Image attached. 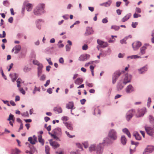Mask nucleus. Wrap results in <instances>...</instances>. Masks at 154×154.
Returning <instances> with one entry per match:
<instances>
[{
  "mask_svg": "<svg viewBox=\"0 0 154 154\" xmlns=\"http://www.w3.org/2000/svg\"><path fill=\"white\" fill-rule=\"evenodd\" d=\"M144 128L146 133L149 136H152L154 128V125H152V127H151L148 126L147 125H145Z\"/></svg>",
  "mask_w": 154,
  "mask_h": 154,
  "instance_id": "1a4fd4ad",
  "label": "nucleus"
},
{
  "mask_svg": "<svg viewBox=\"0 0 154 154\" xmlns=\"http://www.w3.org/2000/svg\"><path fill=\"white\" fill-rule=\"evenodd\" d=\"M90 57V55L87 54H84L81 55L79 58V60L85 61L88 60Z\"/></svg>",
  "mask_w": 154,
  "mask_h": 154,
  "instance_id": "ddd939ff",
  "label": "nucleus"
},
{
  "mask_svg": "<svg viewBox=\"0 0 154 154\" xmlns=\"http://www.w3.org/2000/svg\"><path fill=\"white\" fill-rule=\"evenodd\" d=\"M147 65H146L138 69V70L140 74H142L145 73L147 71Z\"/></svg>",
  "mask_w": 154,
  "mask_h": 154,
  "instance_id": "dca6fc26",
  "label": "nucleus"
},
{
  "mask_svg": "<svg viewBox=\"0 0 154 154\" xmlns=\"http://www.w3.org/2000/svg\"><path fill=\"white\" fill-rule=\"evenodd\" d=\"M53 110L54 111L56 112H57L58 113H60L62 112V110L61 107H55L54 108Z\"/></svg>",
  "mask_w": 154,
  "mask_h": 154,
  "instance_id": "c756f323",
  "label": "nucleus"
},
{
  "mask_svg": "<svg viewBox=\"0 0 154 154\" xmlns=\"http://www.w3.org/2000/svg\"><path fill=\"white\" fill-rule=\"evenodd\" d=\"M13 76L11 74L9 75L10 77L11 78L13 82H14L18 78V75L16 73H14L13 74Z\"/></svg>",
  "mask_w": 154,
  "mask_h": 154,
  "instance_id": "5701e85b",
  "label": "nucleus"
},
{
  "mask_svg": "<svg viewBox=\"0 0 154 154\" xmlns=\"http://www.w3.org/2000/svg\"><path fill=\"white\" fill-rule=\"evenodd\" d=\"M133 136L135 137L137 140H140L141 139V137L139 134L137 132H134L133 134Z\"/></svg>",
  "mask_w": 154,
  "mask_h": 154,
  "instance_id": "2f4dec72",
  "label": "nucleus"
},
{
  "mask_svg": "<svg viewBox=\"0 0 154 154\" xmlns=\"http://www.w3.org/2000/svg\"><path fill=\"white\" fill-rule=\"evenodd\" d=\"M120 141L123 145L125 146L126 145L127 142V140L125 136L122 135L121 136L120 139Z\"/></svg>",
  "mask_w": 154,
  "mask_h": 154,
  "instance_id": "412c9836",
  "label": "nucleus"
},
{
  "mask_svg": "<svg viewBox=\"0 0 154 154\" xmlns=\"http://www.w3.org/2000/svg\"><path fill=\"white\" fill-rule=\"evenodd\" d=\"M128 37H125L124 38L120 40V42L121 44H126L127 43L126 40L128 39Z\"/></svg>",
  "mask_w": 154,
  "mask_h": 154,
  "instance_id": "4c0bfd02",
  "label": "nucleus"
},
{
  "mask_svg": "<svg viewBox=\"0 0 154 154\" xmlns=\"http://www.w3.org/2000/svg\"><path fill=\"white\" fill-rule=\"evenodd\" d=\"M49 149V146L48 145H46L45 146V151L46 154H50Z\"/></svg>",
  "mask_w": 154,
  "mask_h": 154,
  "instance_id": "79ce46f5",
  "label": "nucleus"
},
{
  "mask_svg": "<svg viewBox=\"0 0 154 154\" xmlns=\"http://www.w3.org/2000/svg\"><path fill=\"white\" fill-rule=\"evenodd\" d=\"M70 154H81L79 150H76L75 151H71L70 152Z\"/></svg>",
  "mask_w": 154,
  "mask_h": 154,
  "instance_id": "37998d69",
  "label": "nucleus"
},
{
  "mask_svg": "<svg viewBox=\"0 0 154 154\" xmlns=\"http://www.w3.org/2000/svg\"><path fill=\"white\" fill-rule=\"evenodd\" d=\"M45 5L44 3L38 4L33 10V14L36 16H39L45 12Z\"/></svg>",
  "mask_w": 154,
  "mask_h": 154,
  "instance_id": "f03ea898",
  "label": "nucleus"
},
{
  "mask_svg": "<svg viewBox=\"0 0 154 154\" xmlns=\"http://www.w3.org/2000/svg\"><path fill=\"white\" fill-rule=\"evenodd\" d=\"M6 33L5 31H3L2 32V35L1 34H0V38H5L6 36Z\"/></svg>",
  "mask_w": 154,
  "mask_h": 154,
  "instance_id": "4d7b16f0",
  "label": "nucleus"
},
{
  "mask_svg": "<svg viewBox=\"0 0 154 154\" xmlns=\"http://www.w3.org/2000/svg\"><path fill=\"white\" fill-rule=\"evenodd\" d=\"M131 78L132 76L131 75L128 74H126L125 75L124 81H123L124 85H125L127 83L130 82Z\"/></svg>",
  "mask_w": 154,
  "mask_h": 154,
  "instance_id": "f8f14e48",
  "label": "nucleus"
},
{
  "mask_svg": "<svg viewBox=\"0 0 154 154\" xmlns=\"http://www.w3.org/2000/svg\"><path fill=\"white\" fill-rule=\"evenodd\" d=\"M69 119V118L66 116H63L61 118L63 121H67Z\"/></svg>",
  "mask_w": 154,
  "mask_h": 154,
  "instance_id": "bf43d9fd",
  "label": "nucleus"
},
{
  "mask_svg": "<svg viewBox=\"0 0 154 154\" xmlns=\"http://www.w3.org/2000/svg\"><path fill=\"white\" fill-rule=\"evenodd\" d=\"M121 73L122 72L119 71H116L114 73L112 78V83L113 84H114L116 82V80Z\"/></svg>",
  "mask_w": 154,
  "mask_h": 154,
  "instance_id": "0eeeda50",
  "label": "nucleus"
},
{
  "mask_svg": "<svg viewBox=\"0 0 154 154\" xmlns=\"http://www.w3.org/2000/svg\"><path fill=\"white\" fill-rule=\"evenodd\" d=\"M76 145L78 147L81 149L82 151L83 150V149L82 147V145L80 143H76Z\"/></svg>",
  "mask_w": 154,
  "mask_h": 154,
  "instance_id": "6e6d98bb",
  "label": "nucleus"
},
{
  "mask_svg": "<svg viewBox=\"0 0 154 154\" xmlns=\"http://www.w3.org/2000/svg\"><path fill=\"white\" fill-rule=\"evenodd\" d=\"M117 138V131L114 129H112L109 131L107 137L103 139V143H106L108 145H111L112 144Z\"/></svg>",
  "mask_w": 154,
  "mask_h": 154,
  "instance_id": "f257e3e1",
  "label": "nucleus"
},
{
  "mask_svg": "<svg viewBox=\"0 0 154 154\" xmlns=\"http://www.w3.org/2000/svg\"><path fill=\"white\" fill-rule=\"evenodd\" d=\"M38 141L39 142L41 143L42 146L44 145V140L42 138V136L41 135H39L38 136Z\"/></svg>",
  "mask_w": 154,
  "mask_h": 154,
  "instance_id": "473e14b6",
  "label": "nucleus"
},
{
  "mask_svg": "<svg viewBox=\"0 0 154 154\" xmlns=\"http://www.w3.org/2000/svg\"><path fill=\"white\" fill-rule=\"evenodd\" d=\"M23 70L24 72H27L29 70V69L28 67L25 66L23 68Z\"/></svg>",
  "mask_w": 154,
  "mask_h": 154,
  "instance_id": "69168bd1",
  "label": "nucleus"
},
{
  "mask_svg": "<svg viewBox=\"0 0 154 154\" xmlns=\"http://www.w3.org/2000/svg\"><path fill=\"white\" fill-rule=\"evenodd\" d=\"M49 141L50 145L54 148H56L60 146L59 144L56 141H52V140H50Z\"/></svg>",
  "mask_w": 154,
  "mask_h": 154,
  "instance_id": "6ab92c4d",
  "label": "nucleus"
},
{
  "mask_svg": "<svg viewBox=\"0 0 154 154\" xmlns=\"http://www.w3.org/2000/svg\"><path fill=\"white\" fill-rule=\"evenodd\" d=\"M102 22L103 23H106L108 22V20H107V18L106 17L105 18H103L102 20Z\"/></svg>",
  "mask_w": 154,
  "mask_h": 154,
  "instance_id": "0e129e2a",
  "label": "nucleus"
},
{
  "mask_svg": "<svg viewBox=\"0 0 154 154\" xmlns=\"http://www.w3.org/2000/svg\"><path fill=\"white\" fill-rule=\"evenodd\" d=\"M105 143L103 140L102 143H100L96 146L95 151L96 154H102Z\"/></svg>",
  "mask_w": 154,
  "mask_h": 154,
  "instance_id": "20e7f679",
  "label": "nucleus"
},
{
  "mask_svg": "<svg viewBox=\"0 0 154 154\" xmlns=\"http://www.w3.org/2000/svg\"><path fill=\"white\" fill-rule=\"evenodd\" d=\"M103 41L99 39H98L97 40V43L99 44V45H100V46L101 47L102 45V44H103Z\"/></svg>",
  "mask_w": 154,
  "mask_h": 154,
  "instance_id": "8fccbe9b",
  "label": "nucleus"
},
{
  "mask_svg": "<svg viewBox=\"0 0 154 154\" xmlns=\"http://www.w3.org/2000/svg\"><path fill=\"white\" fill-rule=\"evenodd\" d=\"M135 11L136 13H140L141 12V11L140 8L136 7L135 8Z\"/></svg>",
  "mask_w": 154,
  "mask_h": 154,
  "instance_id": "052dcab7",
  "label": "nucleus"
},
{
  "mask_svg": "<svg viewBox=\"0 0 154 154\" xmlns=\"http://www.w3.org/2000/svg\"><path fill=\"white\" fill-rule=\"evenodd\" d=\"M25 54L23 53H21L19 55V57L20 59L23 58L25 57Z\"/></svg>",
  "mask_w": 154,
  "mask_h": 154,
  "instance_id": "5fc2aeb1",
  "label": "nucleus"
},
{
  "mask_svg": "<svg viewBox=\"0 0 154 154\" xmlns=\"http://www.w3.org/2000/svg\"><path fill=\"white\" fill-rule=\"evenodd\" d=\"M127 58H130L131 59H136L137 58H141V57L137 55H133L131 56H128L127 57Z\"/></svg>",
  "mask_w": 154,
  "mask_h": 154,
  "instance_id": "72a5a7b5",
  "label": "nucleus"
},
{
  "mask_svg": "<svg viewBox=\"0 0 154 154\" xmlns=\"http://www.w3.org/2000/svg\"><path fill=\"white\" fill-rule=\"evenodd\" d=\"M83 81L82 78H77L75 81L74 83L77 85H79L82 84Z\"/></svg>",
  "mask_w": 154,
  "mask_h": 154,
  "instance_id": "b1692460",
  "label": "nucleus"
},
{
  "mask_svg": "<svg viewBox=\"0 0 154 154\" xmlns=\"http://www.w3.org/2000/svg\"><path fill=\"white\" fill-rule=\"evenodd\" d=\"M19 91L20 92L22 93L24 95L25 94V92L24 90L22 88H21L19 89Z\"/></svg>",
  "mask_w": 154,
  "mask_h": 154,
  "instance_id": "774afa93",
  "label": "nucleus"
},
{
  "mask_svg": "<svg viewBox=\"0 0 154 154\" xmlns=\"http://www.w3.org/2000/svg\"><path fill=\"white\" fill-rule=\"evenodd\" d=\"M97 113L99 115L100 114V110L98 107L94 109L93 114L95 115Z\"/></svg>",
  "mask_w": 154,
  "mask_h": 154,
  "instance_id": "c9c22d12",
  "label": "nucleus"
},
{
  "mask_svg": "<svg viewBox=\"0 0 154 154\" xmlns=\"http://www.w3.org/2000/svg\"><path fill=\"white\" fill-rule=\"evenodd\" d=\"M14 49H15L14 54H17L20 51L21 49V46L20 45H17L15 46L14 47Z\"/></svg>",
  "mask_w": 154,
  "mask_h": 154,
  "instance_id": "393cba45",
  "label": "nucleus"
},
{
  "mask_svg": "<svg viewBox=\"0 0 154 154\" xmlns=\"http://www.w3.org/2000/svg\"><path fill=\"white\" fill-rule=\"evenodd\" d=\"M96 146L94 145H91L89 148V151L91 152L92 151H95Z\"/></svg>",
  "mask_w": 154,
  "mask_h": 154,
  "instance_id": "ea45409f",
  "label": "nucleus"
},
{
  "mask_svg": "<svg viewBox=\"0 0 154 154\" xmlns=\"http://www.w3.org/2000/svg\"><path fill=\"white\" fill-rule=\"evenodd\" d=\"M141 42L137 41L134 42L132 44V46L134 50L136 51L141 46Z\"/></svg>",
  "mask_w": 154,
  "mask_h": 154,
  "instance_id": "2eb2a0df",
  "label": "nucleus"
},
{
  "mask_svg": "<svg viewBox=\"0 0 154 154\" xmlns=\"http://www.w3.org/2000/svg\"><path fill=\"white\" fill-rule=\"evenodd\" d=\"M74 103L72 101L69 102L68 103L66 104V107L67 109H70L71 112H72V109L74 107Z\"/></svg>",
  "mask_w": 154,
  "mask_h": 154,
  "instance_id": "aec40b11",
  "label": "nucleus"
},
{
  "mask_svg": "<svg viewBox=\"0 0 154 154\" xmlns=\"http://www.w3.org/2000/svg\"><path fill=\"white\" fill-rule=\"evenodd\" d=\"M48 134H50L51 137H52L54 139H55L56 140L58 141H60V140L59 138V137L56 136L54 134V133L52 134L51 132H49Z\"/></svg>",
  "mask_w": 154,
  "mask_h": 154,
  "instance_id": "f704fd0d",
  "label": "nucleus"
},
{
  "mask_svg": "<svg viewBox=\"0 0 154 154\" xmlns=\"http://www.w3.org/2000/svg\"><path fill=\"white\" fill-rule=\"evenodd\" d=\"M40 88H38V89H37V87L36 86L35 87L33 91V93L34 94H35L36 92V91H40Z\"/></svg>",
  "mask_w": 154,
  "mask_h": 154,
  "instance_id": "49530a36",
  "label": "nucleus"
},
{
  "mask_svg": "<svg viewBox=\"0 0 154 154\" xmlns=\"http://www.w3.org/2000/svg\"><path fill=\"white\" fill-rule=\"evenodd\" d=\"M32 5L30 3H28L26 5V8L28 11H31L32 8Z\"/></svg>",
  "mask_w": 154,
  "mask_h": 154,
  "instance_id": "c85d7f7f",
  "label": "nucleus"
},
{
  "mask_svg": "<svg viewBox=\"0 0 154 154\" xmlns=\"http://www.w3.org/2000/svg\"><path fill=\"white\" fill-rule=\"evenodd\" d=\"M141 17V15L140 14H138L136 13H135L133 15V17L134 18H137L138 17Z\"/></svg>",
  "mask_w": 154,
  "mask_h": 154,
  "instance_id": "13d9d810",
  "label": "nucleus"
},
{
  "mask_svg": "<svg viewBox=\"0 0 154 154\" xmlns=\"http://www.w3.org/2000/svg\"><path fill=\"white\" fill-rule=\"evenodd\" d=\"M146 49V47L145 46H143L140 48V52L142 55H143L145 53V50Z\"/></svg>",
  "mask_w": 154,
  "mask_h": 154,
  "instance_id": "e433bc0d",
  "label": "nucleus"
},
{
  "mask_svg": "<svg viewBox=\"0 0 154 154\" xmlns=\"http://www.w3.org/2000/svg\"><path fill=\"white\" fill-rule=\"evenodd\" d=\"M131 15V13H129L126 15L122 19V22H125L130 17Z\"/></svg>",
  "mask_w": 154,
  "mask_h": 154,
  "instance_id": "a878e982",
  "label": "nucleus"
},
{
  "mask_svg": "<svg viewBox=\"0 0 154 154\" xmlns=\"http://www.w3.org/2000/svg\"><path fill=\"white\" fill-rule=\"evenodd\" d=\"M122 131L124 133L126 134L129 137H131V135L130 133L127 128H124L123 129Z\"/></svg>",
  "mask_w": 154,
  "mask_h": 154,
  "instance_id": "7c9ffc66",
  "label": "nucleus"
},
{
  "mask_svg": "<svg viewBox=\"0 0 154 154\" xmlns=\"http://www.w3.org/2000/svg\"><path fill=\"white\" fill-rule=\"evenodd\" d=\"M111 29H114L116 31H117L120 29V26L116 25H113L111 26Z\"/></svg>",
  "mask_w": 154,
  "mask_h": 154,
  "instance_id": "a19ab883",
  "label": "nucleus"
},
{
  "mask_svg": "<svg viewBox=\"0 0 154 154\" xmlns=\"http://www.w3.org/2000/svg\"><path fill=\"white\" fill-rule=\"evenodd\" d=\"M20 79H18L17 80V86L18 87H19L20 86Z\"/></svg>",
  "mask_w": 154,
  "mask_h": 154,
  "instance_id": "680f3d73",
  "label": "nucleus"
},
{
  "mask_svg": "<svg viewBox=\"0 0 154 154\" xmlns=\"http://www.w3.org/2000/svg\"><path fill=\"white\" fill-rule=\"evenodd\" d=\"M112 1L111 0H109L107 2L100 4V6H103L105 7H109L112 3Z\"/></svg>",
  "mask_w": 154,
  "mask_h": 154,
  "instance_id": "4be33fe9",
  "label": "nucleus"
},
{
  "mask_svg": "<svg viewBox=\"0 0 154 154\" xmlns=\"http://www.w3.org/2000/svg\"><path fill=\"white\" fill-rule=\"evenodd\" d=\"M135 111L134 109H131L129 110L126 113L125 118L128 121H129L132 118L134 113Z\"/></svg>",
  "mask_w": 154,
  "mask_h": 154,
  "instance_id": "39448f33",
  "label": "nucleus"
},
{
  "mask_svg": "<svg viewBox=\"0 0 154 154\" xmlns=\"http://www.w3.org/2000/svg\"><path fill=\"white\" fill-rule=\"evenodd\" d=\"M151 99L150 97H149L147 100V106L148 108L149 107L151 103Z\"/></svg>",
  "mask_w": 154,
  "mask_h": 154,
  "instance_id": "a18cd8bd",
  "label": "nucleus"
},
{
  "mask_svg": "<svg viewBox=\"0 0 154 154\" xmlns=\"http://www.w3.org/2000/svg\"><path fill=\"white\" fill-rule=\"evenodd\" d=\"M93 30L91 27H86V31L85 33V35H88L93 34Z\"/></svg>",
  "mask_w": 154,
  "mask_h": 154,
  "instance_id": "f3484780",
  "label": "nucleus"
},
{
  "mask_svg": "<svg viewBox=\"0 0 154 154\" xmlns=\"http://www.w3.org/2000/svg\"><path fill=\"white\" fill-rule=\"evenodd\" d=\"M108 45L107 42H103V44L100 47L102 48H104L107 46Z\"/></svg>",
  "mask_w": 154,
  "mask_h": 154,
  "instance_id": "09e8293b",
  "label": "nucleus"
},
{
  "mask_svg": "<svg viewBox=\"0 0 154 154\" xmlns=\"http://www.w3.org/2000/svg\"><path fill=\"white\" fill-rule=\"evenodd\" d=\"M70 47L69 46V45H68L67 44L66 45V51H69L70 49Z\"/></svg>",
  "mask_w": 154,
  "mask_h": 154,
  "instance_id": "338daca9",
  "label": "nucleus"
},
{
  "mask_svg": "<svg viewBox=\"0 0 154 154\" xmlns=\"http://www.w3.org/2000/svg\"><path fill=\"white\" fill-rule=\"evenodd\" d=\"M146 112V109L145 108L139 109L138 110V114H136V116L137 118L143 117Z\"/></svg>",
  "mask_w": 154,
  "mask_h": 154,
  "instance_id": "9b49d317",
  "label": "nucleus"
},
{
  "mask_svg": "<svg viewBox=\"0 0 154 154\" xmlns=\"http://www.w3.org/2000/svg\"><path fill=\"white\" fill-rule=\"evenodd\" d=\"M39 77H40L39 80L40 81H44L45 80L46 75L45 74H42V75H41Z\"/></svg>",
  "mask_w": 154,
  "mask_h": 154,
  "instance_id": "58836bf2",
  "label": "nucleus"
},
{
  "mask_svg": "<svg viewBox=\"0 0 154 154\" xmlns=\"http://www.w3.org/2000/svg\"><path fill=\"white\" fill-rule=\"evenodd\" d=\"M33 63L35 65H37V76L39 77L42 72V69L43 66L42 64L40 63L39 61L36 60H34L33 61Z\"/></svg>",
  "mask_w": 154,
  "mask_h": 154,
  "instance_id": "7ed1b4c3",
  "label": "nucleus"
},
{
  "mask_svg": "<svg viewBox=\"0 0 154 154\" xmlns=\"http://www.w3.org/2000/svg\"><path fill=\"white\" fill-rule=\"evenodd\" d=\"M30 150L33 153L35 152H37L36 148L34 147L33 146H32V147L30 148Z\"/></svg>",
  "mask_w": 154,
  "mask_h": 154,
  "instance_id": "de8ad7c7",
  "label": "nucleus"
},
{
  "mask_svg": "<svg viewBox=\"0 0 154 154\" xmlns=\"http://www.w3.org/2000/svg\"><path fill=\"white\" fill-rule=\"evenodd\" d=\"M14 116L13 115H12L11 114H10L9 115V117L7 119V120L8 121H10V120H12L13 121V122H14L13 118H14Z\"/></svg>",
  "mask_w": 154,
  "mask_h": 154,
  "instance_id": "c03bdc74",
  "label": "nucleus"
},
{
  "mask_svg": "<svg viewBox=\"0 0 154 154\" xmlns=\"http://www.w3.org/2000/svg\"><path fill=\"white\" fill-rule=\"evenodd\" d=\"M46 59L49 65H53V63L51 60V58H49L48 59L46 58Z\"/></svg>",
  "mask_w": 154,
  "mask_h": 154,
  "instance_id": "603ef678",
  "label": "nucleus"
},
{
  "mask_svg": "<svg viewBox=\"0 0 154 154\" xmlns=\"http://www.w3.org/2000/svg\"><path fill=\"white\" fill-rule=\"evenodd\" d=\"M125 91L127 93L129 94L134 91V88L132 85H129L126 88Z\"/></svg>",
  "mask_w": 154,
  "mask_h": 154,
  "instance_id": "a211bd4d",
  "label": "nucleus"
},
{
  "mask_svg": "<svg viewBox=\"0 0 154 154\" xmlns=\"http://www.w3.org/2000/svg\"><path fill=\"white\" fill-rule=\"evenodd\" d=\"M88 46L87 45L85 44L82 47V49L84 50H86L88 48Z\"/></svg>",
  "mask_w": 154,
  "mask_h": 154,
  "instance_id": "e2e57ef3",
  "label": "nucleus"
},
{
  "mask_svg": "<svg viewBox=\"0 0 154 154\" xmlns=\"http://www.w3.org/2000/svg\"><path fill=\"white\" fill-rule=\"evenodd\" d=\"M154 150V146L148 145L143 152V154H149Z\"/></svg>",
  "mask_w": 154,
  "mask_h": 154,
  "instance_id": "6e6552de",
  "label": "nucleus"
},
{
  "mask_svg": "<svg viewBox=\"0 0 154 154\" xmlns=\"http://www.w3.org/2000/svg\"><path fill=\"white\" fill-rule=\"evenodd\" d=\"M33 140L32 137H29L28 139V141L31 144L34 145L35 144V142H37L38 141L37 140V137L35 135H34L33 136Z\"/></svg>",
  "mask_w": 154,
  "mask_h": 154,
  "instance_id": "4468645a",
  "label": "nucleus"
},
{
  "mask_svg": "<svg viewBox=\"0 0 154 154\" xmlns=\"http://www.w3.org/2000/svg\"><path fill=\"white\" fill-rule=\"evenodd\" d=\"M21 115L23 116L24 117H28L29 116L28 112L27 111L22 113Z\"/></svg>",
  "mask_w": 154,
  "mask_h": 154,
  "instance_id": "3c124183",
  "label": "nucleus"
},
{
  "mask_svg": "<svg viewBox=\"0 0 154 154\" xmlns=\"http://www.w3.org/2000/svg\"><path fill=\"white\" fill-rule=\"evenodd\" d=\"M138 24V23L137 22H132L131 24L132 27L133 28H135L136 27Z\"/></svg>",
  "mask_w": 154,
  "mask_h": 154,
  "instance_id": "864d4df0",
  "label": "nucleus"
},
{
  "mask_svg": "<svg viewBox=\"0 0 154 154\" xmlns=\"http://www.w3.org/2000/svg\"><path fill=\"white\" fill-rule=\"evenodd\" d=\"M124 83L122 80H119L117 83L116 86V90L117 91H119L123 89L125 86Z\"/></svg>",
  "mask_w": 154,
  "mask_h": 154,
  "instance_id": "9d476101",
  "label": "nucleus"
},
{
  "mask_svg": "<svg viewBox=\"0 0 154 154\" xmlns=\"http://www.w3.org/2000/svg\"><path fill=\"white\" fill-rule=\"evenodd\" d=\"M52 132L56 136L59 137V139L62 135L61 129L60 128L58 127L54 129L52 131Z\"/></svg>",
  "mask_w": 154,
  "mask_h": 154,
  "instance_id": "423d86ee",
  "label": "nucleus"
},
{
  "mask_svg": "<svg viewBox=\"0 0 154 154\" xmlns=\"http://www.w3.org/2000/svg\"><path fill=\"white\" fill-rule=\"evenodd\" d=\"M63 123L68 129L71 131L73 130V128L72 126V125L71 124L67 122H63Z\"/></svg>",
  "mask_w": 154,
  "mask_h": 154,
  "instance_id": "bb28decb",
  "label": "nucleus"
},
{
  "mask_svg": "<svg viewBox=\"0 0 154 154\" xmlns=\"http://www.w3.org/2000/svg\"><path fill=\"white\" fill-rule=\"evenodd\" d=\"M148 120L150 123L152 125H154V117L152 115H149L148 117Z\"/></svg>",
  "mask_w": 154,
  "mask_h": 154,
  "instance_id": "cd10ccee",
  "label": "nucleus"
}]
</instances>
